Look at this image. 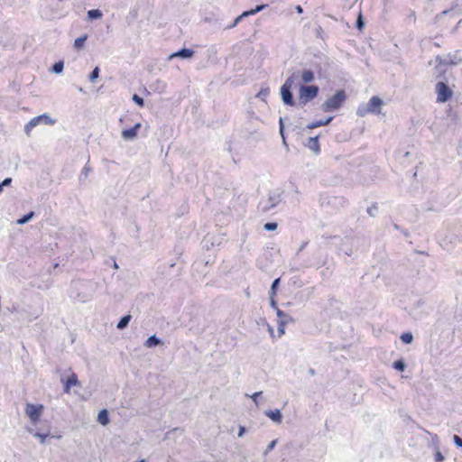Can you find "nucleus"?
<instances>
[{
    "label": "nucleus",
    "mask_w": 462,
    "mask_h": 462,
    "mask_svg": "<svg viewBox=\"0 0 462 462\" xmlns=\"http://www.w3.org/2000/svg\"><path fill=\"white\" fill-rule=\"evenodd\" d=\"M445 459L444 456L442 455V453L438 450L435 454V461L436 462H442L443 460Z\"/></svg>",
    "instance_id": "a18cd8bd"
},
{
    "label": "nucleus",
    "mask_w": 462,
    "mask_h": 462,
    "mask_svg": "<svg viewBox=\"0 0 462 462\" xmlns=\"http://www.w3.org/2000/svg\"><path fill=\"white\" fill-rule=\"evenodd\" d=\"M319 87L317 85H300L299 88V106L303 107L318 97Z\"/></svg>",
    "instance_id": "39448f33"
},
{
    "label": "nucleus",
    "mask_w": 462,
    "mask_h": 462,
    "mask_svg": "<svg viewBox=\"0 0 462 462\" xmlns=\"http://www.w3.org/2000/svg\"><path fill=\"white\" fill-rule=\"evenodd\" d=\"M102 16L103 14L99 9H91L88 11V18L90 21L100 19Z\"/></svg>",
    "instance_id": "393cba45"
},
{
    "label": "nucleus",
    "mask_w": 462,
    "mask_h": 462,
    "mask_svg": "<svg viewBox=\"0 0 462 462\" xmlns=\"http://www.w3.org/2000/svg\"><path fill=\"white\" fill-rule=\"evenodd\" d=\"M248 15L246 14L245 11L242 13V14L238 15L234 21L233 23L228 25L226 28L227 29H232L234 27H236L245 17H247Z\"/></svg>",
    "instance_id": "f704fd0d"
},
{
    "label": "nucleus",
    "mask_w": 462,
    "mask_h": 462,
    "mask_svg": "<svg viewBox=\"0 0 462 462\" xmlns=\"http://www.w3.org/2000/svg\"><path fill=\"white\" fill-rule=\"evenodd\" d=\"M34 216L33 211H30L27 214L23 215L21 218L17 220V224L19 225H24L28 223Z\"/></svg>",
    "instance_id": "c85d7f7f"
},
{
    "label": "nucleus",
    "mask_w": 462,
    "mask_h": 462,
    "mask_svg": "<svg viewBox=\"0 0 462 462\" xmlns=\"http://www.w3.org/2000/svg\"><path fill=\"white\" fill-rule=\"evenodd\" d=\"M435 62L439 64H444V66H456L462 62V57L457 52L448 53L446 56L438 55L435 58Z\"/></svg>",
    "instance_id": "9d476101"
},
{
    "label": "nucleus",
    "mask_w": 462,
    "mask_h": 462,
    "mask_svg": "<svg viewBox=\"0 0 462 462\" xmlns=\"http://www.w3.org/2000/svg\"><path fill=\"white\" fill-rule=\"evenodd\" d=\"M305 145L312 151L315 154H319L320 152V146L319 143V135L314 137H310L305 143Z\"/></svg>",
    "instance_id": "2eb2a0df"
},
{
    "label": "nucleus",
    "mask_w": 462,
    "mask_h": 462,
    "mask_svg": "<svg viewBox=\"0 0 462 462\" xmlns=\"http://www.w3.org/2000/svg\"><path fill=\"white\" fill-rule=\"evenodd\" d=\"M267 7V5L265 4H262V5H256L254 8L253 9H250L248 11H245L246 14L249 16V15H254V14H258L259 12L264 10L265 8Z\"/></svg>",
    "instance_id": "cd10ccee"
},
{
    "label": "nucleus",
    "mask_w": 462,
    "mask_h": 462,
    "mask_svg": "<svg viewBox=\"0 0 462 462\" xmlns=\"http://www.w3.org/2000/svg\"><path fill=\"white\" fill-rule=\"evenodd\" d=\"M334 119V116H329L324 120H319V121H315V122H312L310 124H309L307 125V128L308 129H314V128H317V127H320V126H325V125H328L331 123V121Z\"/></svg>",
    "instance_id": "f3484780"
},
{
    "label": "nucleus",
    "mask_w": 462,
    "mask_h": 462,
    "mask_svg": "<svg viewBox=\"0 0 462 462\" xmlns=\"http://www.w3.org/2000/svg\"><path fill=\"white\" fill-rule=\"evenodd\" d=\"M140 127H141V124L137 123V124H135L131 128L124 129L122 131V137L125 140H134V139H135L136 136H137V133H138V130L140 129Z\"/></svg>",
    "instance_id": "ddd939ff"
},
{
    "label": "nucleus",
    "mask_w": 462,
    "mask_h": 462,
    "mask_svg": "<svg viewBox=\"0 0 462 462\" xmlns=\"http://www.w3.org/2000/svg\"><path fill=\"white\" fill-rule=\"evenodd\" d=\"M264 415L278 424H280L282 420V415L279 409L267 410L264 411Z\"/></svg>",
    "instance_id": "dca6fc26"
},
{
    "label": "nucleus",
    "mask_w": 462,
    "mask_h": 462,
    "mask_svg": "<svg viewBox=\"0 0 462 462\" xmlns=\"http://www.w3.org/2000/svg\"><path fill=\"white\" fill-rule=\"evenodd\" d=\"M309 373H310L311 375H313V374H315V371H314V369H313V368H310V369L309 370Z\"/></svg>",
    "instance_id": "5fc2aeb1"
},
{
    "label": "nucleus",
    "mask_w": 462,
    "mask_h": 462,
    "mask_svg": "<svg viewBox=\"0 0 462 462\" xmlns=\"http://www.w3.org/2000/svg\"><path fill=\"white\" fill-rule=\"evenodd\" d=\"M346 99V94L345 90H337L321 105V110L325 113L337 111L343 106Z\"/></svg>",
    "instance_id": "7ed1b4c3"
},
{
    "label": "nucleus",
    "mask_w": 462,
    "mask_h": 462,
    "mask_svg": "<svg viewBox=\"0 0 462 462\" xmlns=\"http://www.w3.org/2000/svg\"><path fill=\"white\" fill-rule=\"evenodd\" d=\"M114 267H115L116 269H117V268H118V265H117V263H116L115 261H114Z\"/></svg>",
    "instance_id": "6e6d98bb"
},
{
    "label": "nucleus",
    "mask_w": 462,
    "mask_h": 462,
    "mask_svg": "<svg viewBox=\"0 0 462 462\" xmlns=\"http://www.w3.org/2000/svg\"><path fill=\"white\" fill-rule=\"evenodd\" d=\"M97 421L101 424V425H107L110 421L109 420V414H108V411L106 409H103L101 410L99 412H98V415H97Z\"/></svg>",
    "instance_id": "412c9836"
},
{
    "label": "nucleus",
    "mask_w": 462,
    "mask_h": 462,
    "mask_svg": "<svg viewBox=\"0 0 462 462\" xmlns=\"http://www.w3.org/2000/svg\"><path fill=\"white\" fill-rule=\"evenodd\" d=\"M12 183V178H5L2 182H0V193L3 192V188L5 186H10Z\"/></svg>",
    "instance_id": "a19ab883"
},
{
    "label": "nucleus",
    "mask_w": 462,
    "mask_h": 462,
    "mask_svg": "<svg viewBox=\"0 0 462 462\" xmlns=\"http://www.w3.org/2000/svg\"><path fill=\"white\" fill-rule=\"evenodd\" d=\"M132 99L138 106L143 107L144 106L143 98L137 94H134Z\"/></svg>",
    "instance_id": "4c0bfd02"
},
{
    "label": "nucleus",
    "mask_w": 462,
    "mask_h": 462,
    "mask_svg": "<svg viewBox=\"0 0 462 462\" xmlns=\"http://www.w3.org/2000/svg\"><path fill=\"white\" fill-rule=\"evenodd\" d=\"M43 410L44 406L42 404L26 403L25 414L32 425H36L39 422Z\"/></svg>",
    "instance_id": "0eeeda50"
},
{
    "label": "nucleus",
    "mask_w": 462,
    "mask_h": 462,
    "mask_svg": "<svg viewBox=\"0 0 462 462\" xmlns=\"http://www.w3.org/2000/svg\"><path fill=\"white\" fill-rule=\"evenodd\" d=\"M356 26L358 30H362L365 27V22H364L361 14H359V16L356 20Z\"/></svg>",
    "instance_id": "79ce46f5"
},
{
    "label": "nucleus",
    "mask_w": 462,
    "mask_h": 462,
    "mask_svg": "<svg viewBox=\"0 0 462 462\" xmlns=\"http://www.w3.org/2000/svg\"><path fill=\"white\" fill-rule=\"evenodd\" d=\"M270 298V305L271 307L277 312L278 305L274 299V297H269Z\"/></svg>",
    "instance_id": "49530a36"
},
{
    "label": "nucleus",
    "mask_w": 462,
    "mask_h": 462,
    "mask_svg": "<svg viewBox=\"0 0 462 462\" xmlns=\"http://www.w3.org/2000/svg\"><path fill=\"white\" fill-rule=\"evenodd\" d=\"M382 105L383 100L379 97L374 96L367 104H362L357 107L356 115L360 117H364L368 114L378 115L381 113Z\"/></svg>",
    "instance_id": "20e7f679"
},
{
    "label": "nucleus",
    "mask_w": 462,
    "mask_h": 462,
    "mask_svg": "<svg viewBox=\"0 0 462 462\" xmlns=\"http://www.w3.org/2000/svg\"><path fill=\"white\" fill-rule=\"evenodd\" d=\"M393 367L397 371L402 372L406 368V364L403 359H398L393 362Z\"/></svg>",
    "instance_id": "2f4dec72"
},
{
    "label": "nucleus",
    "mask_w": 462,
    "mask_h": 462,
    "mask_svg": "<svg viewBox=\"0 0 462 462\" xmlns=\"http://www.w3.org/2000/svg\"><path fill=\"white\" fill-rule=\"evenodd\" d=\"M261 394H262V392H256V393H254L252 395V400L254 401V402L255 404H258V401H257V400H258V397H259V396H261Z\"/></svg>",
    "instance_id": "09e8293b"
},
{
    "label": "nucleus",
    "mask_w": 462,
    "mask_h": 462,
    "mask_svg": "<svg viewBox=\"0 0 462 462\" xmlns=\"http://www.w3.org/2000/svg\"><path fill=\"white\" fill-rule=\"evenodd\" d=\"M319 205L328 212L337 211L347 205V200L342 196L329 194H321L319 197Z\"/></svg>",
    "instance_id": "f257e3e1"
},
{
    "label": "nucleus",
    "mask_w": 462,
    "mask_h": 462,
    "mask_svg": "<svg viewBox=\"0 0 462 462\" xmlns=\"http://www.w3.org/2000/svg\"><path fill=\"white\" fill-rule=\"evenodd\" d=\"M437 101L439 103H445L449 100L453 95L450 88L443 81H439L436 84Z\"/></svg>",
    "instance_id": "1a4fd4ad"
},
{
    "label": "nucleus",
    "mask_w": 462,
    "mask_h": 462,
    "mask_svg": "<svg viewBox=\"0 0 462 462\" xmlns=\"http://www.w3.org/2000/svg\"><path fill=\"white\" fill-rule=\"evenodd\" d=\"M279 132L282 138L283 144L287 146L286 137H285V133H284V123H283L282 117H280V119H279Z\"/></svg>",
    "instance_id": "72a5a7b5"
},
{
    "label": "nucleus",
    "mask_w": 462,
    "mask_h": 462,
    "mask_svg": "<svg viewBox=\"0 0 462 462\" xmlns=\"http://www.w3.org/2000/svg\"><path fill=\"white\" fill-rule=\"evenodd\" d=\"M55 119L51 118L47 114H43L31 119L24 126V132L29 134L32 128L37 126L39 124H45L49 125H54Z\"/></svg>",
    "instance_id": "6e6552de"
},
{
    "label": "nucleus",
    "mask_w": 462,
    "mask_h": 462,
    "mask_svg": "<svg viewBox=\"0 0 462 462\" xmlns=\"http://www.w3.org/2000/svg\"><path fill=\"white\" fill-rule=\"evenodd\" d=\"M79 382L78 380V376L76 374H72L70 376L68 377L66 380L65 385H64V392L69 393L70 387L75 386L79 384Z\"/></svg>",
    "instance_id": "a211bd4d"
},
{
    "label": "nucleus",
    "mask_w": 462,
    "mask_h": 462,
    "mask_svg": "<svg viewBox=\"0 0 462 462\" xmlns=\"http://www.w3.org/2000/svg\"><path fill=\"white\" fill-rule=\"evenodd\" d=\"M277 444V439H274V440H272L269 445L267 446L265 451H264V455L268 454L271 450H273L274 448V447L276 446Z\"/></svg>",
    "instance_id": "37998d69"
},
{
    "label": "nucleus",
    "mask_w": 462,
    "mask_h": 462,
    "mask_svg": "<svg viewBox=\"0 0 462 462\" xmlns=\"http://www.w3.org/2000/svg\"><path fill=\"white\" fill-rule=\"evenodd\" d=\"M443 67L444 64L436 63L435 71L437 73V78H441L446 73V69H444Z\"/></svg>",
    "instance_id": "c9c22d12"
},
{
    "label": "nucleus",
    "mask_w": 462,
    "mask_h": 462,
    "mask_svg": "<svg viewBox=\"0 0 462 462\" xmlns=\"http://www.w3.org/2000/svg\"><path fill=\"white\" fill-rule=\"evenodd\" d=\"M296 82L295 76H289L280 88V94L283 104L287 106H294L296 101L292 93V88Z\"/></svg>",
    "instance_id": "f03ea898"
},
{
    "label": "nucleus",
    "mask_w": 462,
    "mask_h": 462,
    "mask_svg": "<svg viewBox=\"0 0 462 462\" xmlns=\"http://www.w3.org/2000/svg\"><path fill=\"white\" fill-rule=\"evenodd\" d=\"M64 69V62L62 60H59L58 62H55L51 67V71L53 73L59 74L62 72Z\"/></svg>",
    "instance_id": "473e14b6"
},
{
    "label": "nucleus",
    "mask_w": 462,
    "mask_h": 462,
    "mask_svg": "<svg viewBox=\"0 0 462 462\" xmlns=\"http://www.w3.org/2000/svg\"><path fill=\"white\" fill-rule=\"evenodd\" d=\"M290 76H295L296 81L300 79L304 83L303 85H310V83L315 80V74L311 69L296 70Z\"/></svg>",
    "instance_id": "f8f14e48"
},
{
    "label": "nucleus",
    "mask_w": 462,
    "mask_h": 462,
    "mask_svg": "<svg viewBox=\"0 0 462 462\" xmlns=\"http://www.w3.org/2000/svg\"><path fill=\"white\" fill-rule=\"evenodd\" d=\"M150 88L153 90V91H157L159 93H162L165 90L166 88V83L163 82L162 80H156V82H154L153 84L150 85Z\"/></svg>",
    "instance_id": "5701e85b"
},
{
    "label": "nucleus",
    "mask_w": 462,
    "mask_h": 462,
    "mask_svg": "<svg viewBox=\"0 0 462 462\" xmlns=\"http://www.w3.org/2000/svg\"><path fill=\"white\" fill-rule=\"evenodd\" d=\"M282 200V191L279 189L271 191L266 199H262L259 201L258 208L265 213L273 208H274Z\"/></svg>",
    "instance_id": "423d86ee"
},
{
    "label": "nucleus",
    "mask_w": 462,
    "mask_h": 462,
    "mask_svg": "<svg viewBox=\"0 0 462 462\" xmlns=\"http://www.w3.org/2000/svg\"><path fill=\"white\" fill-rule=\"evenodd\" d=\"M276 315L278 317V333L282 335L284 334L285 326L289 323H293L294 319L291 316L288 315L280 309H277Z\"/></svg>",
    "instance_id": "9b49d317"
},
{
    "label": "nucleus",
    "mask_w": 462,
    "mask_h": 462,
    "mask_svg": "<svg viewBox=\"0 0 462 462\" xmlns=\"http://www.w3.org/2000/svg\"><path fill=\"white\" fill-rule=\"evenodd\" d=\"M245 431H246L245 427L240 426L239 427V431H238V437H243L244 434L245 433Z\"/></svg>",
    "instance_id": "8fccbe9b"
},
{
    "label": "nucleus",
    "mask_w": 462,
    "mask_h": 462,
    "mask_svg": "<svg viewBox=\"0 0 462 462\" xmlns=\"http://www.w3.org/2000/svg\"><path fill=\"white\" fill-rule=\"evenodd\" d=\"M295 11L298 14H302L303 13V8L301 7V5H298L295 6Z\"/></svg>",
    "instance_id": "3c124183"
},
{
    "label": "nucleus",
    "mask_w": 462,
    "mask_h": 462,
    "mask_svg": "<svg viewBox=\"0 0 462 462\" xmlns=\"http://www.w3.org/2000/svg\"><path fill=\"white\" fill-rule=\"evenodd\" d=\"M194 51L191 49L182 48L178 51L170 55L169 59L180 58L183 60L190 59L194 55Z\"/></svg>",
    "instance_id": "4468645a"
},
{
    "label": "nucleus",
    "mask_w": 462,
    "mask_h": 462,
    "mask_svg": "<svg viewBox=\"0 0 462 462\" xmlns=\"http://www.w3.org/2000/svg\"><path fill=\"white\" fill-rule=\"evenodd\" d=\"M270 94V88L268 87L262 88L260 91L256 94V97L260 98L263 101H266Z\"/></svg>",
    "instance_id": "bb28decb"
},
{
    "label": "nucleus",
    "mask_w": 462,
    "mask_h": 462,
    "mask_svg": "<svg viewBox=\"0 0 462 462\" xmlns=\"http://www.w3.org/2000/svg\"><path fill=\"white\" fill-rule=\"evenodd\" d=\"M131 319H132V316L131 315H125L123 316L117 325H116V328L120 330H123L125 329V328H127L129 322L131 321Z\"/></svg>",
    "instance_id": "4be33fe9"
},
{
    "label": "nucleus",
    "mask_w": 462,
    "mask_h": 462,
    "mask_svg": "<svg viewBox=\"0 0 462 462\" xmlns=\"http://www.w3.org/2000/svg\"><path fill=\"white\" fill-rule=\"evenodd\" d=\"M280 282H281V278H276L275 280H273V282H272L270 291H269V297H275Z\"/></svg>",
    "instance_id": "a878e982"
},
{
    "label": "nucleus",
    "mask_w": 462,
    "mask_h": 462,
    "mask_svg": "<svg viewBox=\"0 0 462 462\" xmlns=\"http://www.w3.org/2000/svg\"><path fill=\"white\" fill-rule=\"evenodd\" d=\"M28 432L32 434L33 437L38 438L42 444H45L46 439L50 436V430H47L45 433H42L40 431H34L33 429H27Z\"/></svg>",
    "instance_id": "aec40b11"
},
{
    "label": "nucleus",
    "mask_w": 462,
    "mask_h": 462,
    "mask_svg": "<svg viewBox=\"0 0 462 462\" xmlns=\"http://www.w3.org/2000/svg\"><path fill=\"white\" fill-rule=\"evenodd\" d=\"M306 245H307V243H303V244L300 245V249H299V250H298V252H297V254H300V251H302V250L304 249V247L306 246Z\"/></svg>",
    "instance_id": "864d4df0"
},
{
    "label": "nucleus",
    "mask_w": 462,
    "mask_h": 462,
    "mask_svg": "<svg viewBox=\"0 0 462 462\" xmlns=\"http://www.w3.org/2000/svg\"><path fill=\"white\" fill-rule=\"evenodd\" d=\"M88 39L87 35L80 36L74 41V48L77 50L81 49Z\"/></svg>",
    "instance_id": "7c9ffc66"
},
{
    "label": "nucleus",
    "mask_w": 462,
    "mask_h": 462,
    "mask_svg": "<svg viewBox=\"0 0 462 462\" xmlns=\"http://www.w3.org/2000/svg\"><path fill=\"white\" fill-rule=\"evenodd\" d=\"M90 171H91V168L89 166H88V164H86L82 170L81 174L84 175L85 177H88Z\"/></svg>",
    "instance_id": "de8ad7c7"
},
{
    "label": "nucleus",
    "mask_w": 462,
    "mask_h": 462,
    "mask_svg": "<svg viewBox=\"0 0 462 462\" xmlns=\"http://www.w3.org/2000/svg\"><path fill=\"white\" fill-rule=\"evenodd\" d=\"M377 210H378L377 205L376 204H373L371 207H369L367 208L366 211H367L369 216L374 217L376 215V213H377Z\"/></svg>",
    "instance_id": "ea45409f"
},
{
    "label": "nucleus",
    "mask_w": 462,
    "mask_h": 462,
    "mask_svg": "<svg viewBox=\"0 0 462 462\" xmlns=\"http://www.w3.org/2000/svg\"><path fill=\"white\" fill-rule=\"evenodd\" d=\"M162 344V341L156 335H152L146 339L144 346L148 348H152Z\"/></svg>",
    "instance_id": "6ab92c4d"
},
{
    "label": "nucleus",
    "mask_w": 462,
    "mask_h": 462,
    "mask_svg": "<svg viewBox=\"0 0 462 462\" xmlns=\"http://www.w3.org/2000/svg\"><path fill=\"white\" fill-rule=\"evenodd\" d=\"M400 338L404 344H411L413 341V335L411 332H404L401 335Z\"/></svg>",
    "instance_id": "c756f323"
},
{
    "label": "nucleus",
    "mask_w": 462,
    "mask_h": 462,
    "mask_svg": "<svg viewBox=\"0 0 462 462\" xmlns=\"http://www.w3.org/2000/svg\"><path fill=\"white\" fill-rule=\"evenodd\" d=\"M453 441L457 447L462 448V439L459 436L454 435Z\"/></svg>",
    "instance_id": "c03bdc74"
},
{
    "label": "nucleus",
    "mask_w": 462,
    "mask_h": 462,
    "mask_svg": "<svg viewBox=\"0 0 462 462\" xmlns=\"http://www.w3.org/2000/svg\"><path fill=\"white\" fill-rule=\"evenodd\" d=\"M323 32L322 28L319 26V28L316 29V34L318 37H321V33Z\"/></svg>",
    "instance_id": "603ef678"
},
{
    "label": "nucleus",
    "mask_w": 462,
    "mask_h": 462,
    "mask_svg": "<svg viewBox=\"0 0 462 462\" xmlns=\"http://www.w3.org/2000/svg\"><path fill=\"white\" fill-rule=\"evenodd\" d=\"M100 69L98 67H96L89 74V80L94 82L99 77Z\"/></svg>",
    "instance_id": "e433bc0d"
},
{
    "label": "nucleus",
    "mask_w": 462,
    "mask_h": 462,
    "mask_svg": "<svg viewBox=\"0 0 462 462\" xmlns=\"http://www.w3.org/2000/svg\"><path fill=\"white\" fill-rule=\"evenodd\" d=\"M317 260L315 262H309L305 263L306 267H317L319 268L325 263V261L320 258V252H317Z\"/></svg>",
    "instance_id": "b1692460"
},
{
    "label": "nucleus",
    "mask_w": 462,
    "mask_h": 462,
    "mask_svg": "<svg viewBox=\"0 0 462 462\" xmlns=\"http://www.w3.org/2000/svg\"><path fill=\"white\" fill-rule=\"evenodd\" d=\"M277 226L278 225L275 222H267L266 224H264L263 228L266 231H274L276 230Z\"/></svg>",
    "instance_id": "58836bf2"
}]
</instances>
